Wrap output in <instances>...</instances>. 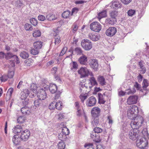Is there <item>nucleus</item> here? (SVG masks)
Returning a JSON list of instances; mask_svg holds the SVG:
<instances>
[{"mask_svg":"<svg viewBox=\"0 0 149 149\" xmlns=\"http://www.w3.org/2000/svg\"><path fill=\"white\" fill-rule=\"evenodd\" d=\"M143 121V117L140 116L136 117L131 121L130 125L133 130H130L129 132V136L130 139L135 140L138 137L139 133L138 129L141 126Z\"/></svg>","mask_w":149,"mask_h":149,"instance_id":"nucleus-1","label":"nucleus"},{"mask_svg":"<svg viewBox=\"0 0 149 149\" xmlns=\"http://www.w3.org/2000/svg\"><path fill=\"white\" fill-rule=\"evenodd\" d=\"M36 94L30 93L29 90L26 88L22 90L20 93V98L22 101V103L24 105H27L28 103L29 100L27 98L28 96L31 98L34 97Z\"/></svg>","mask_w":149,"mask_h":149,"instance_id":"nucleus-2","label":"nucleus"},{"mask_svg":"<svg viewBox=\"0 0 149 149\" xmlns=\"http://www.w3.org/2000/svg\"><path fill=\"white\" fill-rule=\"evenodd\" d=\"M138 112V108L137 106L134 105L131 106L127 110V115L131 119H133V120L136 117L140 116H136L135 117L136 115L137 114Z\"/></svg>","mask_w":149,"mask_h":149,"instance_id":"nucleus-3","label":"nucleus"},{"mask_svg":"<svg viewBox=\"0 0 149 149\" xmlns=\"http://www.w3.org/2000/svg\"><path fill=\"white\" fill-rule=\"evenodd\" d=\"M147 145L148 141L145 138L140 136L138 137L136 140V145L141 149H146L145 148Z\"/></svg>","mask_w":149,"mask_h":149,"instance_id":"nucleus-4","label":"nucleus"},{"mask_svg":"<svg viewBox=\"0 0 149 149\" xmlns=\"http://www.w3.org/2000/svg\"><path fill=\"white\" fill-rule=\"evenodd\" d=\"M78 73L81 75V78H84L88 77V75L93 76V74L91 72H90L86 67H81L78 71Z\"/></svg>","mask_w":149,"mask_h":149,"instance_id":"nucleus-5","label":"nucleus"},{"mask_svg":"<svg viewBox=\"0 0 149 149\" xmlns=\"http://www.w3.org/2000/svg\"><path fill=\"white\" fill-rule=\"evenodd\" d=\"M81 44L82 47L85 50H89L92 47V44L91 41L87 39L82 40Z\"/></svg>","mask_w":149,"mask_h":149,"instance_id":"nucleus-6","label":"nucleus"},{"mask_svg":"<svg viewBox=\"0 0 149 149\" xmlns=\"http://www.w3.org/2000/svg\"><path fill=\"white\" fill-rule=\"evenodd\" d=\"M90 29L96 32H99L101 29V26L97 22H93L90 24Z\"/></svg>","mask_w":149,"mask_h":149,"instance_id":"nucleus-7","label":"nucleus"},{"mask_svg":"<svg viewBox=\"0 0 149 149\" xmlns=\"http://www.w3.org/2000/svg\"><path fill=\"white\" fill-rule=\"evenodd\" d=\"M70 133L69 129L66 127H64L62 129V132L60 133L58 136L59 139L61 141L65 139L66 136Z\"/></svg>","mask_w":149,"mask_h":149,"instance_id":"nucleus-8","label":"nucleus"},{"mask_svg":"<svg viewBox=\"0 0 149 149\" xmlns=\"http://www.w3.org/2000/svg\"><path fill=\"white\" fill-rule=\"evenodd\" d=\"M37 96L38 99L40 100L45 99L47 97V94L43 88H41L37 93Z\"/></svg>","mask_w":149,"mask_h":149,"instance_id":"nucleus-9","label":"nucleus"},{"mask_svg":"<svg viewBox=\"0 0 149 149\" xmlns=\"http://www.w3.org/2000/svg\"><path fill=\"white\" fill-rule=\"evenodd\" d=\"M30 135V131L28 130H26L21 132L20 137L22 140L26 141L29 139Z\"/></svg>","mask_w":149,"mask_h":149,"instance_id":"nucleus-10","label":"nucleus"},{"mask_svg":"<svg viewBox=\"0 0 149 149\" xmlns=\"http://www.w3.org/2000/svg\"><path fill=\"white\" fill-rule=\"evenodd\" d=\"M96 99L94 96L89 97L86 102L87 106L91 107L94 106L96 102Z\"/></svg>","mask_w":149,"mask_h":149,"instance_id":"nucleus-11","label":"nucleus"},{"mask_svg":"<svg viewBox=\"0 0 149 149\" xmlns=\"http://www.w3.org/2000/svg\"><path fill=\"white\" fill-rule=\"evenodd\" d=\"M89 65L94 70L97 71L99 65L98 61L95 59H92L90 60Z\"/></svg>","mask_w":149,"mask_h":149,"instance_id":"nucleus-12","label":"nucleus"},{"mask_svg":"<svg viewBox=\"0 0 149 149\" xmlns=\"http://www.w3.org/2000/svg\"><path fill=\"white\" fill-rule=\"evenodd\" d=\"M117 29L115 27H110L106 31V34L109 36H112L116 33Z\"/></svg>","mask_w":149,"mask_h":149,"instance_id":"nucleus-13","label":"nucleus"},{"mask_svg":"<svg viewBox=\"0 0 149 149\" xmlns=\"http://www.w3.org/2000/svg\"><path fill=\"white\" fill-rule=\"evenodd\" d=\"M138 99V96L135 95L131 96L127 99V102L129 104H135L137 103Z\"/></svg>","mask_w":149,"mask_h":149,"instance_id":"nucleus-14","label":"nucleus"},{"mask_svg":"<svg viewBox=\"0 0 149 149\" xmlns=\"http://www.w3.org/2000/svg\"><path fill=\"white\" fill-rule=\"evenodd\" d=\"M5 58L7 59H8L10 58H14V59L13 61L16 62L17 63H19V61L17 56L15 55H13V54L10 53H8L5 55Z\"/></svg>","mask_w":149,"mask_h":149,"instance_id":"nucleus-15","label":"nucleus"},{"mask_svg":"<svg viewBox=\"0 0 149 149\" xmlns=\"http://www.w3.org/2000/svg\"><path fill=\"white\" fill-rule=\"evenodd\" d=\"M100 108L97 107H95L93 108L91 111L92 116L93 117H98L100 115Z\"/></svg>","mask_w":149,"mask_h":149,"instance_id":"nucleus-16","label":"nucleus"},{"mask_svg":"<svg viewBox=\"0 0 149 149\" xmlns=\"http://www.w3.org/2000/svg\"><path fill=\"white\" fill-rule=\"evenodd\" d=\"M110 6L111 8L116 9L119 8H120L121 5L117 0H113L111 3Z\"/></svg>","mask_w":149,"mask_h":149,"instance_id":"nucleus-17","label":"nucleus"},{"mask_svg":"<svg viewBox=\"0 0 149 149\" xmlns=\"http://www.w3.org/2000/svg\"><path fill=\"white\" fill-rule=\"evenodd\" d=\"M88 38L93 41H96L100 39V36L96 34L90 33L88 35Z\"/></svg>","mask_w":149,"mask_h":149,"instance_id":"nucleus-18","label":"nucleus"},{"mask_svg":"<svg viewBox=\"0 0 149 149\" xmlns=\"http://www.w3.org/2000/svg\"><path fill=\"white\" fill-rule=\"evenodd\" d=\"M21 140L22 139L20 137L17 135L14 136L12 139V142L15 145H19Z\"/></svg>","mask_w":149,"mask_h":149,"instance_id":"nucleus-19","label":"nucleus"},{"mask_svg":"<svg viewBox=\"0 0 149 149\" xmlns=\"http://www.w3.org/2000/svg\"><path fill=\"white\" fill-rule=\"evenodd\" d=\"M78 61L81 64L86 65L87 61V58L86 56L82 54L78 59Z\"/></svg>","mask_w":149,"mask_h":149,"instance_id":"nucleus-20","label":"nucleus"},{"mask_svg":"<svg viewBox=\"0 0 149 149\" xmlns=\"http://www.w3.org/2000/svg\"><path fill=\"white\" fill-rule=\"evenodd\" d=\"M57 86L54 84H49V89L50 92L52 93H55L57 91Z\"/></svg>","mask_w":149,"mask_h":149,"instance_id":"nucleus-21","label":"nucleus"},{"mask_svg":"<svg viewBox=\"0 0 149 149\" xmlns=\"http://www.w3.org/2000/svg\"><path fill=\"white\" fill-rule=\"evenodd\" d=\"M22 130L23 129L21 126L19 125H17L13 129V132L15 134L21 133Z\"/></svg>","mask_w":149,"mask_h":149,"instance_id":"nucleus-22","label":"nucleus"},{"mask_svg":"<svg viewBox=\"0 0 149 149\" xmlns=\"http://www.w3.org/2000/svg\"><path fill=\"white\" fill-rule=\"evenodd\" d=\"M107 15V12L105 10H103L98 14V18L100 22V20L103 18L106 17Z\"/></svg>","mask_w":149,"mask_h":149,"instance_id":"nucleus-23","label":"nucleus"},{"mask_svg":"<svg viewBox=\"0 0 149 149\" xmlns=\"http://www.w3.org/2000/svg\"><path fill=\"white\" fill-rule=\"evenodd\" d=\"M97 81L102 86L106 84V82L105 81L104 78L103 76L100 75L97 78Z\"/></svg>","mask_w":149,"mask_h":149,"instance_id":"nucleus-24","label":"nucleus"},{"mask_svg":"<svg viewBox=\"0 0 149 149\" xmlns=\"http://www.w3.org/2000/svg\"><path fill=\"white\" fill-rule=\"evenodd\" d=\"M99 102L100 104H104L106 102L104 100V97L105 96L104 95H102L100 93L98 94Z\"/></svg>","mask_w":149,"mask_h":149,"instance_id":"nucleus-25","label":"nucleus"},{"mask_svg":"<svg viewBox=\"0 0 149 149\" xmlns=\"http://www.w3.org/2000/svg\"><path fill=\"white\" fill-rule=\"evenodd\" d=\"M13 91V89L12 88H10L8 90L6 95V101H8L10 99Z\"/></svg>","mask_w":149,"mask_h":149,"instance_id":"nucleus-26","label":"nucleus"},{"mask_svg":"<svg viewBox=\"0 0 149 149\" xmlns=\"http://www.w3.org/2000/svg\"><path fill=\"white\" fill-rule=\"evenodd\" d=\"M42 46V42L40 41L35 42L33 43L34 48L36 49L39 50L41 49Z\"/></svg>","mask_w":149,"mask_h":149,"instance_id":"nucleus-27","label":"nucleus"},{"mask_svg":"<svg viewBox=\"0 0 149 149\" xmlns=\"http://www.w3.org/2000/svg\"><path fill=\"white\" fill-rule=\"evenodd\" d=\"M90 136L93 139L94 141L97 142H99L100 141L99 136H98V135H97L95 132H93L91 134Z\"/></svg>","mask_w":149,"mask_h":149,"instance_id":"nucleus-28","label":"nucleus"},{"mask_svg":"<svg viewBox=\"0 0 149 149\" xmlns=\"http://www.w3.org/2000/svg\"><path fill=\"white\" fill-rule=\"evenodd\" d=\"M116 18L111 17L110 18H107L106 20V22L109 24L113 25L116 22Z\"/></svg>","mask_w":149,"mask_h":149,"instance_id":"nucleus-29","label":"nucleus"},{"mask_svg":"<svg viewBox=\"0 0 149 149\" xmlns=\"http://www.w3.org/2000/svg\"><path fill=\"white\" fill-rule=\"evenodd\" d=\"M21 111L23 114L28 115L30 113V109L27 107H24L22 108Z\"/></svg>","mask_w":149,"mask_h":149,"instance_id":"nucleus-30","label":"nucleus"},{"mask_svg":"<svg viewBox=\"0 0 149 149\" xmlns=\"http://www.w3.org/2000/svg\"><path fill=\"white\" fill-rule=\"evenodd\" d=\"M25 5L23 2V1L21 0H17L16 1L15 6L16 7L19 8L21 7L23 8Z\"/></svg>","mask_w":149,"mask_h":149,"instance_id":"nucleus-31","label":"nucleus"},{"mask_svg":"<svg viewBox=\"0 0 149 149\" xmlns=\"http://www.w3.org/2000/svg\"><path fill=\"white\" fill-rule=\"evenodd\" d=\"M142 88L144 90H147V88L149 85L148 81L146 79H144L142 84Z\"/></svg>","mask_w":149,"mask_h":149,"instance_id":"nucleus-32","label":"nucleus"},{"mask_svg":"<svg viewBox=\"0 0 149 149\" xmlns=\"http://www.w3.org/2000/svg\"><path fill=\"white\" fill-rule=\"evenodd\" d=\"M99 118L98 117H94L92 121L91 124L92 126L94 127L97 126L99 124Z\"/></svg>","mask_w":149,"mask_h":149,"instance_id":"nucleus-33","label":"nucleus"},{"mask_svg":"<svg viewBox=\"0 0 149 149\" xmlns=\"http://www.w3.org/2000/svg\"><path fill=\"white\" fill-rule=\"evenodd\" d=\"M71 15L70 11L68 10L64 11L62 14L63 17L64 18H69Z\"/></svg>","mask_w":149,"mask_h":149,"instance_id":"nucleus-34","label":"nucleus"},{"mask_svg":"<svg viewBox=\"0 0 149 149\" xmlns=\"http://www.w3.org/2000/svg\"><path fill=\"white\" fill-rule=\"evenodd\" d=\"M92 76V77H91L89 79V83L91 84L92 86L97 85V83L95 78L93 77V76Z\"/></svg>","mask_w":149,"mask_h":149,"instance_id":"nucleus-35","label":"nucleus"},{"mask_svg":"<svg viewBox=\"0 0 149 149\" xmlns=\"http://www.w3.org/2000/svg\"><path fill=\"white\" fill-rule=\"evenodd\" d=\"M74 51L75 53V54H77V55H80L83 54L82 53L83 51L81 49L80 47H77L75 48Z\"/></svg>","mask_w":149,"mask_h":149,"instance_id":"nucleus-36","label":"nucleus"},{"mask_svg":"<svg viewBox=\"0 0 149 149\" xmlns=\"http://www.w3.org/2000/svg\"><path fill=\"white\" fill-rule=\"evenodd\" d=\"M20 57L23 59H26L28 57L29 54L28 52L25 51H22L20 54Z\"/></svg>","mask_w":149,"mask_h":149,"instance_id":"nucleus-37","label":"nucleus"},{"mask_svg":"<svg viewBox=\"0 0 149 149\" xmlns=\"http://www.w3.org/2000/svg\"><path fill=\"white\" fill-rule=\"evenodd\" d=\"M58 149H65V145L63 141H61L58 143Z\"/></svg>","mask_w":149,"mask_h":149,"instance_id":"nucleus-38","label":"nucleus"},{"mask_svg":"<svg viewBox=\"0 0 149 149\" xmlns=\"http://www.w3.org/2000/svg\"><path fill=\"white\" fill-rule=\"evenodd\" d=\"M37 88L36 84L34 83H32L31 85L30 89L31 90L33 93H36L37 92Z\"/></svg>","mask_w":149,"mask_h":149,"instance_id":"nucleus-39","label":"nucleus"},{"mask_svg":"<svg viewBox=\"0 0 149 149\" xmlns=\"http://www.w3.org/2000/svg\"><path fill=\"white\" fill-rule=\"evenodd\" d=\"M46 18L48 20H53L55 19V15L52 13L49 14L46 16Z\"/></svg>","mask_w":149,"mask_h":149,"instance_id":"nucleus-40","label":"nucleus"},{"mask_svg":"<svg viewBox=\"0 0 149 149\" xmlns=\"http://www.w3.org/2000/svg\"><path fill=\"white\" fill-rule=\"evenodd\" d=\"M118 15V12L115 10L111 11L109 13V15L111 17L116 18Z\"/></svg>","mask_w":149,"mask_h":149,"instance_id":"nucleus-41","label":"nucleus"},{"mask_svg":"<svg viewBox=\"0 0 149 149\" xmlns=\"http://www.w3.org/2000/svg\"><path fill=\"white\" fill-rule=\"evenodd\" d=\"M26 120V118L22 116H20L17 119V122L18 123L20 124L24 122Z\"/></svg>","mask_w":149,"mask_h":149,"instance_id":"nucleus-42","label":"nucleus"},{"mask_svg":"<svg viewBox=\"0 0 149 149\" xmlns=\"http://www.w3.org/2000/svg\"><path fill=\"white\" fill-rule=\"evenodd\" d=\"M24 27L26 31H31L33 29L32 26L31 25L28 23L25 24Z\"/></svg>","mask_w":149,"mask_h":149,"instance_id":"nucleus-43","label":"nucleus"},{"mask_svg":"<svg viewBox=\"0 0 149 149\" xmlns=\"http://www.w3.org/2000/svg\"><path fill=\"white\" fill-rule=\"evenodd\" d=\"M56 109L58 110H61L62 107V102L60 101H58L56 103Z\"/></svg>","mask_w":149,"mask_h":149,"instance_id":"nucleus-44","label":"nucleus"},{"mask_svg":"<svg viewBox=\"0 0 149 149\" xmlns=\"http://www.w3.org/2000/svg\"><path fill=\"white\" fill-rule=\"evenodd\" d=\"M57 33H56L55 35L54 34V35L55 36V37H54V43L55 45H58L61 42L60 37L59 36H56L57 35Z\"/></svg>","mask_w":149,"mask_h":149,"instance_id":"nucleus-45","label":"nucleus"},{"mask_svg":"<svg viewBox=\"0 0 149 149\" xmlns=\"http://www.w3.org/2000/svg\"><path fill=\"white\" fill-rule=\"evenodd\" d=\"M84 146L85 148H87L86 149H95V147L92 143H86Z\"/></svg>","mask_w":149,"mask_h":149,"instance_id":"nucleus-46","label":"nucleus"},{"mask_svg":"<svg viewBox=\"0 0 149 149\" xmlns=\"http://www.w3.org/2000/svg\"><path fill=\"white\" fill-rule=\"evenodd\" d=\"M41 33L40 31L38 30H36L34 31L33 33V36L34 37H37L40 36Z\"/></svg>","mask_w":149,"mask_h":149,"instance_id":"nucleus-47","label":"nucleus"},{"mask_svg":"<svg viewBox=\"0 0 149 149\" xmlns=\"http://www.w3.org/2000/svg\"><path fill=\"white\" fill-rule=\"evenodd\" d=\"M33 61L31 58H29L26 60L24 61L25 65L27 66H30L33 63Z\"/></svg>","mask_w":149,"mask_h":149,"instance_id":"nucleus-48","label":"nucleus"},{"mask_svg":"<svg viewBox=\"0 0 149 149\" xmlns=\"http://www.w3.org/2000/svg\"><path fill=\"white\" fill-rule=\"evenodd\" d=\"M79 85L80 86L79 90L81 92L82 91H86V87L84 86H85V84H83L82 83H81Z\"/></svg>","mask_w":149,"mask_h":149,"instance_id":"nucleus-49","label":"nucleus"},{"mask_svg":"<svg viewBox=\"0 0 149 149\" xmlns=\"http://www.w3.org/2000/svg\"><path fill=\"white\" fill-rule=\"evenodd\" d=\"M39 52V50L35 48L32 49L30 51L31 54L33 55H36L38 54Z\"/></svg>","mask_w":149,"mask_h":149,"instance_id":"nucleus-50","label":"nucleus"},{"mask_svg":"<svg viewBox=\"0 0 149 149\" xmlns=\"http://www.w3.org/2000/svg\"><path fill=\"white\" fill-rule=\"evenodd\" d=\"M78 27L76 23H74L72 26V32L74 33L77 30Z\"/></svg>","mask_w":149,"mask_h":149,"instance_id":"nucleus-51","label":"nucleus"},{"mask_svg":"<svg viewBox=\"0 0 149 149\" xmlns=\"http://www.w3.org/2000/svg\"><path fill=\"white\" fill-rule=\"evenodd\" d=\"M78 65L77 63L76 62L73 61L72 63V66L71 67V70H73L74 69L76 70L78 68Z\"/></svg>","mask_w":149,"mask_h":149,"instance_id":"nucleus-52","label":"nucleus"},{"mask_svg":"<svg viewBox=\"0 0 149 149\" xmlns=\"http://www.w3.org/2000/svg\"><path fill=\"white\" fill-rule=\"evenodd\" d=\"M132 90L130 89H129L126 90V93L127 94L129 95L131 94H133L135 93L136 91L134 88H132Z\"/></svg>","mask_w":149,"mask_h":149,"instance_id":"nucleus-53","label":"nucleus"},{"mask_svg":"<svg viewBox=\"0 0 149 149\" xmlns=\"http://www.w3.org/2000/svg\"><path fill=\"white\" fill-rule=\"evenodd\" d=\"M49 84L48 83L47 84L43 83L41 84V87H43V88H44L45 89L47 90L49 88Z\"/></svg>","mask_w":149,"mask_h":149,"instance_id":"nucleus-54","label":"nucleus"},{"mask_svg":"<svg viewBox=\"0 0 149 149\" xmlns=\"http://www.w3.org/2000/svg\"><path fill=\"white\" fill-rule=\"evenodd\" d=\"M93 131L95 133L98 134L102 132V130L99 127H96L94 129Z\"/></svg>","mask_w":149,"mask_h":149,"instance_id":"nucleus-55","label":"nucleus"},{"mask_svg":"<svg viewBox=\"0 0 149 149\" xmlns=\"http://www.w3.org/2000/svg\"><path fill=\"white\" fill-rule=\"evenodd\" d=\"M56 103L55 102H52L49 106V109H50L53 110L56 108Z\"/></svg>","mask_w":149,"mask_h":149,"instance_id":"nucleus-56","label":"nucleus"},{"mask_svg":"<svg viewBox=\"0 0 149 149\" xmlns=\"http://www.w3.org/2000/svg\"><path fill=\"white\" fill-rule=\"evenodd\" d=\"M31 23L33 25L35 26L37 24V20L34 18H32L30 20Z\"/></svg>","mask_w":149,"mask_h":149,"instance_id":"nucleus-57","label":"nucleus"},{"mask_svg":"<svg viewBox=\"0 0 149 149\" xmlns=\"http://www.w3.org/2000/svg\"><path fill=\"white\" fill-rule=\"evenodd\" d=\"M76 110H77L76 112L77 115L78 116H81L83 112V111L81 109V108L78 109H76Z\"/></svg>","mask_w":149,"mask_h":149,"instance_id":"nucleus-58","label":"nucleus"},{"mask_svg":"<svg viewBox=\"0 0 149 149\" xmlns=\"http://www.w3.org/2000/svg\"><path fill=\"white\" fill-rule=\"evenodd\" d=\"M41 104L40 101L38 100H35L34 102V106L36 107H39Z\"/></svg>","mask_w":149,"mask_h":149,"instance_id":"nucleus-59","label":"nucleus"},{"mask_svg":"<svg viewBox=\"0 0 149 149\" xmlns=\"http://www.w3.org/2000/svg\"><path fill=\"white\" fill-rule=\"evenodd\" d=\"M135 10L132 9L130 10L127 12V14L128 15L130 16H132L135 14Z\"/></svg>","mask_w":149,"mask_h":149,"instance_id":"nucleus-60","label":"nucleus"},{"mask_svg":"<svg viewBox=\"0 0 149 149\" xmlns=\"http://www.w3.org/2000/svg\"><path fill=\"white\" fill-rule=\"evenodd\" d=\"M85 84V86L86 87V90L87 89H89V90L91 89V88L93 86L91 84L88 82V83H86Z\"/></svg>","mask_w":149,"mask_h":149,"instance_id":"nucleus-61","label":"nucleus"},{"mask_svg":"<svg viewBox=\"0 0 149 149\" xmlns=\"http://www.w3.org/2000/svg\"><path fill=\"white\" fill-rule=\"evenodd\" d=\"M56 117L59 120H61L64 117V114L63 113H60L59 114H57Z\"/></svg>","mask_w":149,"mask_h":149,"instance_id":"nucleus-62","label":"nucleus"},{"mask_svg":"<svg viewBox=\"0 0 149 149\" xmlns=\"http://www.w3.org/2000/svg\"><path fill=\"white\" fill-rule=\"evenodd\" d=\"M14 74L13 71H9L8 73V76L9 78H11L13 77Z\"/></svg>","mask_w":149,"mask_h":149,"instance_id":"nucleus-63","label":"nucleus"},{"mask_svg":"<svg viewBox=\"0 0 149 149\" xmlns=\"http://www.w3.org/2000/svg\"><path fill=\"white\" fill-rule=\"evenodd\" d=\"M67 49V48L66 47H64L62 50L60 54V56H63L64 54H65L66 51Z\"/></svg>","mask_w":149,"mask_h":149,"instance_id":"nucleus-64","label":"nucleus"}]
</instances>
